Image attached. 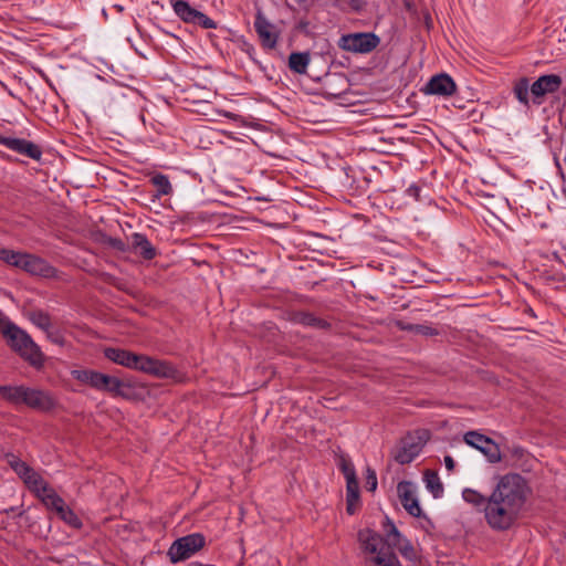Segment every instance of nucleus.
<instances>
[{
	"mask_svg": "<svg viewBox=\"0 0 566 566\" xmlns=\"http://www.w3.org/2000/svg\"><path fill=\"white\" fill-rule=\"evenodd\" d=\"M27 386H0V397L13 403L21 405Z\"/></svg>",
	"mask_w": 566,
	"mask_h": 566,
	"instance_id": "obj_24",
	"label": "nucleus"
},
{
	"mask_svg": "<svg viewBox=\"0 0 566 566\" xmlns=\"http://www.w3.org/2000/svg\"><path fill=\"white\" fill-rule=\"evenodd\" d=\"M151 184L156 188L157 197L168 196L172 191L171 184L167 176L157 174L151 178Z\"/></svg>",
	"mask_w": 566,
	"mask_h": 566,
	"instance_id": "obj_28",
	"label": "nucleus"
},
{
	"mask_svg": "<svg viewBox=\"0 0 566 566\" xmlns=\"http://www.w3.org/2000/svg\"><path fill=\"white\" fill-rule=\"evenodd\" d=\"M19 269L32 275H39L45 279L55 277L57 274L56 269L50 265L45 260L29 253H22Z\"/></svg>",
	"mask_w": 566,
	"mask_h": 566,
	"instance_id": "obj_11",
	"label": "nucleus"
},
{
	"mask_svg": "<svg viewBox=\"0 0 566 566\" xmlns=\"http://www.w3.org/2000/svg\"><path fill=\"white\" fill-rule=\"evenodd\" d=\"M423 481L427 490L438 499L443 494V485L437 472L427 470L423 475Z\"/></svg>",
	"mask_w": 566,
	"mask_h": 566,
	"instance_id": "obj_25",
	"label": "nucleus"
},
{
	"mask_svg": "<svg viewBox=\"0 0 566 566\" xmlns=\"http://www.w3.org/2000/svg\"><path fill=\"white\" fill-rule=\"evenodd\" d=\"M129 243L132 250L145 260H153L157 254L155 247L150 243L147 237L142 233H134L130 237Z\"/></svg>",
	"mask_w": 566,
	"mask_h": 566,
	"instance_id": "obj_18",
	"label": "nucleus"
},
{
	"mask_svg": "<svg viewBox=\"0 0 566 566\" xmlns=\"http://www.w3.org/2000/svg\"><path fill=\"white\" fill-rule=\"evenodd\" d=\"M444 464H446V468L449 471H452L453 468H454V460L450 455H446L444 457Z\"/></svg>",
	"mask_w": 566,
	"mask_h": 566,
	"instance_id": "obj_39",
	"label": "nucleus"
},
{
	"mask_svg": "<svg viewBox=\"0 0 566 566\" xmlns=\"http://www.w3.org/2000/svg\"><path fill=\"white\" fill-rule=\"evenodd\" d=\"M77 381L88 385L92 388L106 391L114 396H122L123 381L117 377L109 376L93 369H75L71 373Z\"/></svg>",
	"mask_w": 566,
	"mask_h": 566,
	"instance_id": "obj_5",
	"label": "nucleus"
},
{
	"mask_svg": "<svg viewBox=\"0 0 566 566\" xmlns=\"http://www.w3.org/2000/svg\"><path fill=\"white\" fill-rule=\"evenodd\" d=\"M22 252L12 251L9 249H0V260L6 262L9 265L15 266L19 269L20 259Z\"/></svg>",
	"mask_w": 566,
	"mask_h": 566,
	"instance_id": "obj_32",
	"label": "nucleus"
},
{
	"mask_svg": "<svg viewBox=\"0 0 566 566\" xmlns=\"http://www.w3.org/2000/svg\"><path fill=\"white\" fill-rule=\"evenodd\" d=\"M8 512L14 513V512H15V509H14V507H11Z\"/></svg>",
	"mask_w": 566,
	"mask_h": 566,
	"instance_id": "obj_40",
	"label": "nucleus"
},
{
	"mask_svg": "<svg viewBox=\"0 0 566 566\" xmlns=\"http://www.w3.org/2000/svg\"><path fill=\"white\" fill-rule=\"evenodd\" d=\"M429 439V431L418 430L408 433L398 444L395 452V460L400 464H407L417 458Z\"/></svg>",
	"mask_w": 566,
	"mask_h": 566,
	"instance_id": "obj_8",
	"label": "nucleus"
},
{
	"mask_svg": "<svg viewBox=\"0 0 566 566\" xmlns=\"http://www.w3.org/2000/svg\"><path fill=\"white\" fill-rule=\"evenodd\" d=\"M311 62L308 52H292L289 56V67L296 74H305Z\"/></svg>",
	"mask_w": 566,
	"mask_h": 566,
	"instance_id": "obj_20",
	"label": "nucleus"
},
{
	"mask_svg": "<svg viewBox=\"0 0 566 566\" xmlns=\"http://www.w3.org/2000/svg\"><path fill=\"white\" fill-rule=\"evenodd\" d=\"M56 515L73 528H81L82 526L80 517L66 504L60 507V512Z\"/></svg>",
	"mask_w": 566,
	"mask_h": 566,
	"instance_id": "obj_30",
	"label": "nucleus"
},
{
	"mask_svg": "<svg viewBox=\"0 0 566 566\" xmlns=\"http://www.w3.org/2000/svg\"><path fill=\"white\" fill-rule=\"evenodd\" d=\"M562 83V77L556 74L542 75L532 85H530V81L526 77H522L514 85V94L523 105H528L530 94L533 97V102L539 105L543 97L546 94L557 92Z\"/></svg>",
	"mask_w": 566,
	"mask_h": 566,
	"instance_id": "obj_3",
	"label": "nucleus"
},
{
	"mask_svg": "<svg viewBox=\"0 0 566 566\" xmlns=\"http://www.w3.org/2000/svg\"><path fill=\"white\" fill-rule=\"evenodd\" d=\"M104 354L105 357L112 360L113 363L124 366L126 368L133 369L136 363L137 354L132 353L129 350L119 348H106Z\"/></svg>",
	"mask_w": 566,
	"mask_h": 566,
	"instance_id": "obj_19",
	"label": "nucleus"
},
{
	"mask_svg": "<svg viewBox=\"0 0 566 566\" xmlns=\"http://www.w3.org/2000/svg\"><path fill=\"white\" fill-rule=\"evenodd\" d=\"M346 501L348 514H354L359 505V485L357 482L346 484Z\"/></svg>",
	"mask_w": 566,
	"mask_h": 566,
	"instance_id": "obj_26",
	"label": "nucleus"
},
{
	"mask_svg": "<svg viewBox=\"0 0 566 566\" xmlns=\"http://www.w3.org/2000/svg\"><path fill=\"white\" fill-rule=\"evenodd\" d=\"M254 29L264 48L274 49L277 42V34L274 25L270 23L262 12H258L254 20Z\"/></svg>",
	"mask_w": 566,
	"mask_h": 566,
	"instance_id": "obj_17",
	"label": "nucleus"
},
{
	"mask_svg": "<svg viewBox=\"0 0 566 566\" xmlns=\"http://www.w3.org/2000/svg\"><path fill=\"white\" fill-rule=\"evenodd\" d=\"M368 475H367V489L369 491H375L376 488H377V476H376V473L375 471L368 469Z\"/></svg>",
	"mask_w": 566,
	"mask_h": 566,
	"instance_id": "obj_37",
	"label": "nucleus"
},
{
	"mask_svg": "<svg viewBox=\"0 0 566 566\" xmlns=\"http://www.w3.org/2000/svg\"><path fill=\"white\" fill-rule=\"evenodd\" d=\"M389 546V549L394 552V548L398 549L399 553L407 559H415L416 552L412 544L405 538L394 524H389L386 537H384Z\"/></svg>",
	"mask_w": 566,
	"mask_h": 566,
	"instance_id": "obj_15",
	"label": "nucleus"
},
{
	"mask_svg": "<svg viewBox=\"0 0 566 566\" xmlns=\"http://www.w3.org/2000/svg\"><path fill=\"white\" fill-rule=\"evenodd\" d=\"M463 440L468 446L483 453L490 462L495 463L501 460L499 446L486 436L478 431H469L464 434Z\"/></svg>",
	"mask_w": 566,
	"mask_h": 566,
	"instance_id": "obj_10",
	"label": "nucleus"
},
{
	"mask_svg": "<svg viewBox=\"0 0 566 566\" xmlns=\"http://www.w3.org/2000/svg\"><path fill=\"white\" fill-rule=\"evenodd\" d=\"M358 539L363 549L369 556L367 563L370 566H401L397 555L389 549L384 536L369 530L360 531Z\"/></svg>",
	"mask_w": 566,
	"mask_h": 566,
	"instance_id": "obj_4",
	"label": "nucleus"
},
{
	"mask_svg": "<svg viewBox=\"0 0 566 566\" xmlns=\"http://www.w3.org/2000/svg\"><path fill=\"white\" fill-rule=\"evenodd\" d=\"M172 8H174L175 13L186 23L193 24L197 15L199 13L198 10L190 7V4L184 0H176L172 3Z\"/></svg>",
	"mask_w": 566,
	"mask_h": 566,
	"instance_id": "obj_21",
	"label": "nucleus"
},
{
	"mask_svg": "<svg viewBox=\"0 0 566 566\" xmlns=\"http://www.w3.org/2000/svg\"><path fill=\"white\" fill-rule=\"evenodd\" d=\"M296 321L304 326L317 329H325L329 327V324L325 319L317 317L312 313L301 312L296 315Z\"/></svg>",
	"mask_w": 566,
	"mask_h": 566,
	"instance_id": "obj_27",
	"label": "nucleus"
},
{
	"mask_svg": "<svg viewBox=\"0 0 566 566\" xmlns=\"http://www.w3.org/2000/svg\"><path fill=\"white\" fill-rule=\"evenodd\" d=\"M22 405L40 411H49L54 408L55 402L49 392L36 388L25 387Z\"/></svg>",
	"mask_w": 566,
	"mask_h": 566,
	"instance_id": "obj_14",
	"label": "nucleus"
},
{
	"mask_svg": "<svg viewBox=\"0 0 566 566\" xmlns=\"http://www.w3.org/2000/svg\"><path fill=\"white\" fill-rule=\"evenodd\" d=\"M134 370H138L158 378L172 379L175 381H182L184 375L177 370L172 365L167 361L159 360L146 355L136 356Z\"/></svg>",
	"mask_w": 566,
	"mask_h": 566,
	"instance_id": "obj_7",
	"label": "nucleus"
},
{
	"mask_svg": "<svg viewBox=\"0 0 566 566\" xmlns=\"http://www.w3.org/2000/svg\"><path fill=\"white\" fill-rule=\"evenodd\" d=\"M403 329H408V331L415 332L417 334L426 335V336L437 334V332L432 327L427 326V325H408L407 327H403Z\"/></svg>",
	"mask_w": 566,
	"mask_h": 566,
	"instance_id": "obj_36",
	"label": "nucleus"
},
{
	"mask_svg": "<svg viewBox=\"0 0 566 566\" xmlns=\"http://www.w3.org/2000/svg\"><path fill=\"white\" fill-rule=\"evenodd\" d=\"M457 85L452 77L446 73L432 76L426 84L424 93L430 95L451 96Z\"/></svg>",
	"mask_w": 566,
	"mask_h": 566,
	"instance_id": "obj_16",
	"label": "nucleus"
},
{
	"mask_svg": "<svg viewBox=\"0 0 566 566\" xmlns=\"http://www.w3.org/2000/svg\"><path fill=\"white\" fill-rule=\"evenodd\" d=\"M206 546V537L201 533H191L172 542L167 555L171 563L177 564L192 557Z\"/></svg>",
	"mask_w": 566,
	"mask_h": 566,
	"instance_id": "obj_6",
	"label": "nucleus"
},
{
	"mask_svg": "<svg viewBox=\"0 0 566 566\" xmlns=\"http://www.w3.org/2000/svg\"><path fill=\"white\" fill-rule=\"evenodd\" d=\"M0 145L33 160H40L42 156L40 147L27 139L6 137L0 134Z\"/></svg>",
	"mask_w": 566,
	"mask_h": 566,
	"instance_id": "obj_13",
	"label": "nucleus"
},
{
	"mask_svg": "<svg viewBox=\"0 0 566 566\" xmlns=\"http://www.w3.org/2000/svg\"><path fill=\"white\" fill-rule=\"evenodd\" d=\"M420 188L416 185H411L407 188V195L413 197L416 200L419 199Z\"/></svg>",
	"mask_w": 566,
	"mask_h": 566,
	"instance_id": "obj_38",
	"label": "nucleus"
},
{
	"mask_svg": "<svg viewBox=\"0 0 566 566\" xmlns=\"http://www.w3.org/2000/svg\"><path fill=\"white\" fill-rule=\"evenodd\" d=\"M31 322L38 326L39 328L49 333L51 328V319L50 316L41 311L33 312L31 314Z\"/></svg>",
	"mask_w": 566,
	"mask_h": 566,
	"instance_id": "obj_31",
	"label": "nucleus"
},
{
	"mask_svg": "<svg viewBox=\"0 0 566 566\" xmlns=\"http://www.w3.org/2000/svg\"><path fill=\"white\" fill-rule=\"evenodd\" d=\"M0 332L11 349L18 353L24 360L29 361L32 366H40L42 364L43 355L40 347L25 331L12 323L1 311Z\"/></svg>",
	"mask_w": 566,
	"mask_h": 566,
	"instance_id": "obj_2",
	"label": "nucleus"
},
{
	"mask_svg": "<svg viewBox=\"0 0 566 566\" xmlns=\"http://www.w3.org/2000/svg\"><path fill=\"white\" fill-rule=\"evenodd\" d=\"M11 467L13 471L19 475L20 479H24L28 474L32 472V468H30L25 462L21 460H13L11 462Z\"/></svg>",
	"mask_w": 566,
	"mask_h": 566,
	"instance_id": "obj_34",
	"label": "nucleus"
},
{
	"mask_svg": "<svg viewBox=\"0 0 566 566\" xmlns=\"http://www.w3.org/2000/svg\"><path fill=\"white\" fill-rule=\"evenodd\" d=\"M193 24L202 27L203 29H216L217 28V23L200 11H199Z\"/></svg>",
	"mask_w": 566,
	"mask_h": 566,
	"instance_id": "obj_35",
	"label": "nucleus"
},
{
	"mask_svg": "<svg viewBox=\"0 0 566 566\" xmlns=\"http://www.w3.org/2000/svg\"><path fill=\"white\" fill-rule=\"evenodd\" d=\"M22 481L36 497L44 491H48L50 488L49 483H46L43 478L34 470H32V472L28 474Z\"/></svg>",
	"mask_w": 566,
	"mask_h": 566,
	"instance_id": "obj_23",
	"label": "nucleus"
},
{
	"mask_svg": "<svg viewBox=\"0 0 566 566\" xmlns=\"http://www.w3.org/2000/svg\"><path fill=\"white\" fill-rule=\"evenodd\" d=\"M462 497L465 502L474 505L475 507L483 509L485 511V505L488 503V499L482 495L480 492L473 489H464L462 492Z\"/></svg>",
	"mask_w": 566,
	"mask_h": 566,
	"instance_id": "obj_29",
	"label": "nucleus"
},
{
	"mask_svg": "<svg viewBox=\"0 0 566 566\" xmlns=\"http://www.w3.org/2000/svg\"><path fill=\"white\" fill-rule=\"evenodd\" d=\"M380 43L378 35L371 32H357L344 34L338 40V46L347 52L368 54Z\"/></svg>",
	"mask_w": 566,
	"mask_h": 566,
	"instance_id": "obj_9",
	"label": "nucleus"
},
{
	"mask_svg": "<svg viewBox=\"0 0 566 566\" xmlns=\"http://www.w3.org/2000/svg\"><path fill=\"white\" fill-rule=\"evenodd\" d=\"M38 499L48 510L54 511L56 514L60 512V507L65 505L64 500L51 486L39 495Z\"/></svg>",
	"mask_w": 566,
	"mask_h": 566,
	"instance_id": "obj_22",
	"label": "nucleus"
},
{
	"mask_svg": "<svg viewBox=\"0 0 566 566\" xmlns=\"http://www.w3.org/2000/svg\"><path fill=\"white\" fill-rule=\"evenodd\" d=\"M527 491L526 482L520 474L502 476L488 497L484 513L488 524L499 531L512 527L526 502Z\"/></svg>",
	"mask_w": 566,
	"mask_h": 566,
	"instance_id": "obj_1",
	"label": "nucleus"
},
{
	"mask_svg": "<svg viewBox=\"0 0 566 566\" xmlns=\"http://www.w3.org/2000/svg\"><path fill=\"white\" fill-rule=\"evenodd\" d=\"M340 470L346 479V484L349 482H357L354 464L346 459L340 460Z\"/></svg>",
	"mask_w": 566,
	"mask_h": 566,
	"instance_id": "obj_33",
	"label": "nucleus"
},
{
	"mask_svg": "<svg viewBox=\"0 0 566 566\" xmlns=\"http://www.w3.org/2000/svg\"><path fill=\"white\" fill-rule=\"evenodd\" d=\"M397 493L403 509L412 516L421 515V507L417 496V486L412 482L402 481L397 485Z\"/></svg>",
	"mask_w": 566,
	"mask_h": 566,
	"instance_id": "obj_12",
	"label": "nucleus"
}]
</instances>
